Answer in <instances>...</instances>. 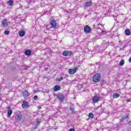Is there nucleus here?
Instances as JSON below:
<instances>
[{
  "label": "nucleus",
  "mask_w": 131,
  "mask_h": 131,
  "mask_svg": "<svg viewBox=\"0 0 131 131\" xmlns=\"http://www.w3.org/2000/svg\"><path fill=\"white\" fill-rule=\"evenodd\" d=\"M56 80V81H58V82L61 81L60 80V78H57Z\"/></svg>",
  "instance_id": "obj_27"
},
{
  "label": "nucleus",
  "mask_w": 131,
  "mask_h": 131,
  "mask_svg": "<svg viewBox=\"0 0 131 131\" xmlns=\"http://www.w3.org/2000/svg\"><path fill=\"white\" fill-rule=\"evenodd\" d=\"M70 110L71 111H74V107H70Z\"/></svg>",
  "instance_id": "obj_26"
},
{
  "label": "nucleus",
  "mask_w": 131,
  "mask_h": 131,
  "mask_svg": "<svg viewBox=\"0 0 131 131\" xmlns=\"http://www.w3.org/2000/svg\"><path fill=\"white\" fill-rule=\"evenodd\" d=\"M120 95L118 93H114L113 95V97L114 99H117V98H119Z\"/></svg>",
  "instance_id": "obj_16"
},
{
  "label": "nucleus",
  "mask_w": 131,
  "mask_h": 131,
  "mask_svg": "<svg viewBox=\"0 0 131 131\" xmlns=\"http://www.w3.org/2000/svg\"><path fill=\"white\" fill-rule=\"evenodd\" d=\"M98 29H97V33L99 34H101V33H105V31L101 30V27H102V25H101V24H99L98 25Z\"/></svg>",
  "instance_id": "obj_8"
},
{
  "label": "nucleus",
  "mask_w": 131,
  "mask_h": 131,
  "mask_svg": "<svg viewBox=\"0 0 131 131\" xmlns=\"http://www.w3.org/2000/svg\"><path fill=\"white\" fill-rule=\"evenodd\" d=\"M92 30V29L89 26H86L84 28V31L85 32V33H90Z\"/></svg>",
  "instance_id": "obj_9"
},
{
  "label": "nucleus",
  "mask_w": 131,
  "mask_h": 131,
  "mask_svg": "<svg viewBox=\"0 0 131 131\" xmlns=\"http://www.w3.org/2000/svg\"><path fill=\"white\" fill-rule=\"evenodd\" d=\"M34 93H37L38 92V89L34 90L33 91Z\"/></svg>",
  "instance_id": "obj_25"
},
{
  "label": "nucleus",
  "mask_w": 131,
  "mask_h": 131,
  "mask_svg": "<svg viewBox=\"0 0 131 131\" xmlns=\"http://www.w3.org/2000/svg\"><path fill=\"white\" fill-rule=\"evenodd\" d=\"M5 34H6V35H8V34H10V31H5L4 32Z\"/></svg>",
  "instance_id": "obj_24"
},
{
  "label": "nucleus",
  "mask_w": 131,
  "mask_h": 131,
  "mask_svg": "<svg viewBox=\"0 0 131 131\" xmlns=\"http://www.w3.org/2000/svg\"><path fill=\"white\" fill-rule=\"evenodd\" d=\"M38 109H41V106H39L38 107Z\"/></svg>",
  "instance_id": "obj_33"
},
{
  "label": "nucleus",
  "mask_w": 131,
  "mask_h": 131,
  "mask_svg": "<svg viewBox=\"0 0 131 131\" xmlns=\"http://www.w3.org/2000/svg\"><path fill=\"white\" fill-rule=\"evenodd\" d=\"M60 90H61V87L58 85L54 86V88L53 89L54 92H58V91H60Z\"/></svg>",
  "instance_id": "obj_14"
},
{
  "label": "nucleus",
  "mask_w": 131,
  "mask_h": 131,
  "mask_svg": "<svg viewBox=\"0 0 131 131\" xmlns=\"http://www.w3.org/2000/svg\"><path fill=\"white\" fill-rule=\"evenodd\" d=\"M127 118H128V116H126L125 117L122 118V119H123V120L124 121V120H126V119H127Z\"/></svg>",
  "instance_id": "obj_23"
},
{
  "label": "nucleus",
  "mask_w": 131,
  "mask_h": 131,
  "mask_svg": "<svg viewBox=\"0 0 131 131\" xmlns=\"http://www.w3.org/2000/svg\"><path fill=\"white\" fill-rule=\"evenodd\" d=\"M14 4V1L12 0H10L8 2V4L9 6H12Z\"/></svg>",
  "instance_id": "obj_21"
},
{
  "label": "nucleus",
  "mask_w": 131,
  "mask_h": 131,
  "mask_svg": "<svg viewBox=\"0 0 131 131\" xmlns=\"http://www.w3.org/2000/svg\"><path fill=\"white\" fill-rule=\"evenodd\" d=\"M92 5H93V3L91 1L89 2H86L85 3L84 5V7L85 8H88V7H91V6H92Z\"/></svg>",
  "instance_id": "obj_12"
},
{
  "label": "nucleus",
  "mask_w": 131,
  "mask_h": 131,
  "mask_svg": "<svg viewBox=\"0 0 131 131\" xmlns=\"http://www.w3.org/2000/svg\"><path fill=\"white\" fill-rule=\"evenodd\" d=\"M21 106L23 108H28L29 107V103L27 101H24Z\"/></svg>",
  "instance_id": "obj_10"
},
{
  "label": "nucleus",
  "mask_w": 131,
  "mask_h": 131,
  "mask_svg": "<svg viewBox=\"0 0 131 131\" xmlns=\"http://www.w3.org/2000/svg\"><path fill=\"white\" fill-rule=\"evenodd\" d=\"M120 66H123V65H124V60L122 59L120 61Z\"/></svg>",
  "instance_id": "obj_22"
},
{
  "label": "nucleus",
  "mask_w": 131,
  "mask_h": 131,
  "mask_svg": "<svg viewBox=\"0 0 131 131\" xmlns=\"http://www.w3.org/2000/svg\"><path fill=\"white\" fill-rule=\"evenodd\" d=\"M59 79H60V81H61V80H63V77H60L59 78Z\"/></svg>",
  "instance_id": "obj_29"
},
{
  "label": "nucleus",
  "mask_w": 131,
  "mask_h": 131,
  "mask_svg": "<svg viewBox=\"0 0 131 131\" xmlns=\"http://www.w3.org/2000/svg\"><path fill=\"white\" fill-rule=\"evenodd\" d=\"M50 25H51L52 28H56L57 27V23H56V20L52 19L50 22Z\"/></svg>",
  "instance_id": "obj_5"
},
{
  "label": "nucleus",
  "mask_w": 131,
  "mask_h": 131,
  "mask_svg": "<svg viewBox=\"0 0 131 131\" xmlns=\"http://www.w3.org/2000/svg\"><path fill=\"white\" fill-rule=\"evenodd\" d=\"M19 36H24V35H25V32L24 31H20L19 32Z\"/></svg>",
  "instance_id": "obj_18"
},
{
  "label": "nucleus",
  "mask_w": 131,
  "mask_h": 131,
  "mask_svg": "<svg viewBox=\"0 0 131 131\" xmlns=\"http://www.w3.org/2000/svg\"><path fill=\"white\" fill-rule=\"evenodd\" d=\"M93 101L94 103H98L100 99H101L100 97L95 96L92 97Z\"/></svg>",
  "instance_id": "obj_7"
},
{
  "label": "nucleus",
  "mask_w": 131,
  "mask_h": 131,
  "mask_svg": "<svg viewBox=\"0 0 131 131\" xmlns=\"http://www.w3.org/2000/svg\"><path fill=\"white\" fill-rule=\"evenodd\" d=\"M129 62H131V57L129 59Z\"/></svg>",
  "instance_id": "obj_34"
},
{
  "label": "nucleus",
  "mask_w": 131,
  "mask_h": 131,
  "mask_svg": "<svg viewBox=\"0 0 131 131\" xmlns=\"http://www.w3.org/2000/svg\"><path fill=\"white\" fill-rule=\"evenodd\" d=\"M15 119L17 122H19L20 120H22V115H21V113L16 114L15 116Z\"/></svg>",
  "instance_id": "obj_2"
},
{
  "label": "nucleus",
  "mask_w": 131,
  "mask_h": 131,
  "mask_svg": "<svg viewBox=\"0 0 131 131\" xmlns=\"http://www.w3.org/2000/svg\"><path fill=\"white\" fill-rule=\"evenodd\" d=\"M128 124H129V125H131V121L128 122Z\"/></svg>",
  "instance_id": "obj_32"
},
{
  "label": "nucleus",
  "mask_w": 131,
  "mask_h": 131,
  "mask_svg": "<svg viewBox=\"0 0 131 131\" xmlns=\"http://www.w3.org/2000/svg\"><path fill=\"white\" fill-rule=\"evenodd\" d=\"M76 71H77V68H75L73 69H70L69 70V74H71V75H72L75 74Z\"/></svg>",
  "instance_id": "obj_6"
},
{
  "label": "nucleus",
  "mask_w": 131,
  "mask_h": 131,
  "mask_svg": "<svg viewBox=\"0 0 131 131\" xmlns=\"http://www.w3.org/2000/svg\"><path fill=\"white\" fill-rule=\"evenodd\" d=\"M88 116L90 119H93V118H94V114L92 113H89Z\"/></svg>",
  "instance_id": "obj_20"
},
{
  "label": "nucleus",
  "mask_w": 131,
  "mask_h": 131,
  "mask_svg": "<svg viewBox=\"0 0 131 131\" xmlns=\"http://www.w3.org/2000/svg\"><path fill=\"white\" fill-rule=\"evenodd\" d=\"M8 113H7V117H10L12 115V113H13V111L12 109H11V106H8Z\"/></svg>",
  "instance_id": "obj_11"
},
{
  "label": "nucleus",
  "mask_w": 131,
  "mask_h": 131,
  "mask_svg": "<svg viewBox=\"0 0 131 131\" xmlns=\"http://www.w3.org/2000/svg\"><path fill=\"white\" fill-rule=\"evenodd\" d=\"M34 100H37V96L36 95L34 97Z\"/></svg>",
  "instance_id": "obj_28"
},
{
  "label": "nucleus",
  "mask_w": 131,
  "mask_h": 131,
  "mask_svg": "<svg viewBox=\"0 0 131 131\" xmlns=\"http://www.w3.org/2000/svg\"><path fill=\"white\" fill-rule=\"evenodd\" d=\"M72 51H65L62 52V55L64 57H67L68 56H71L72 55Z\"/></svg>",
  "instance_id": "obj_4"
},
{
  "label": "nucleus",
  "mask_w": 131,
  "mask_h": 131,
  "mask_svg": "<svg viewBox=\"0 0 131 131\" xmlns=\"http://www.w3.org/2000/svg\"><path fill=\"white\" fill-rule=\"evenodd\" d=\"M46 13H49V11L46 12Z\"/></svg>",
  "instance_id": "obj_35"
},
{
  "label": "nucleus",
  "mask_w": 131,
  "mask_h": 131,
  "mask_svg": "<svg viewBox=\"0 0 131 131\" xmlns=\"http://www.w3.org/2000/svg\"><path fill=\"white\" fill-rule=\"evenodd\" d=\"M123 119L121 118V119L120 120V123H122V122H123Z\"/></svg>",
  "instance_id": "obj_30"
},
{
  "label": "nucleus",
  "mask_w": 131,
  "mask_h": 131,
  "mask_svg": "<svg viewBox=\"0 0 131 131\" xmlns=\"http://www.w3.org/2000/svg\"><path fill=\"white\" fill-rule=\"evenodd\" d=\"M23 97H24L25 98L28 97V96L29 95V94H28V91H27V90L24 91L23 93Z\"/></svg>",
  "instance_id": "obj_15"
},
{
  "label": "nucleus",
  "mask_w": 131,
  "mask_h": 131,
  "mask_svg": "<svg viewBox=\"0 0 131 131\" xmlns=\"http://www.w3.org/2000/svg\"><path fill=\"white\" fill-rule=\"evenodd\" d=\"M56 97H57L58 100H59V101H61V102H63V101H64V99H65V96L61 93L56 95Z\"/></svg>",
  "instance_id": "obj_3"
},
{
  "label": "nucleus",
  "mask_w": 131,
  "mask_h": 131,
  "mask_svg": "<svg viewBox=\"0 0 131 131\" xmlns=\"http://www.w3.org/2000/svg\"><path fill=\"white\" fill-rule=\"evenodd\" d=\"M25 54L26 56H30V55H31V51L29 50H26L25 52Z\"/></svg>",
  "instance_id": "obj_17"
},
{
  "label": "nucleus",
  "mask_w": 131,
  "mask_h": 131,
  "mask_svg": "<svg viewBox=\"0 0 131 131\" xmlns=\"http://www.w3.org/2000/svg\"><path fill=\"white\" fill-rule=\"evenodd\" d=\"M8 20H7V19L5 18L2 21V26L4 27H7V26H8Z\"/></svg>",
  "instance_id": "obj_13"
},
{
  "label": "nucleus",
  "mask_w": 131,
  "mask_h": 131,
  "mask_svg": "<svg viewBox=\"0 0 131 131\" xmlns=\"http://www.w3.org/2000/svg\"><path fill=\"white\" fill-rule=\"evenodd\" d=\"M125 33L126 35H130V31L128 29H126L125 30Z\"/></svg>",
  "instance_id": "obj_19"
},
{
  "label": "nucleus",
  "mask_w": 131,
  "mask_h": 131,
  "mask_svg": "<svg viewBox=\"0 0 131 131\" xmlns=\"http://www.w3.org/2000/svg\"><path fill=\"white\" fill-rule=\"evenodd\" d=\"M72 113L73 114H75V112H74V111H72Z\"/></svg>",
  "instance_id": "obj_31"
},
{
  "label": "nucleus",
  "mask_w": 131,
  "mask_h": 131,
  "mask_svg": "<svg viewBox=\"0 0 131 131\" xmlns=\"http://www.w3.org/2000/svg\"><path fill=\"white\" fill-rule=\"evenodd\" d=\"M101 80V74L99 73L95 74L93 77L94 82H99Z\"/></svg>",
  "instance_id": "obj_1"
}]
</instances>
